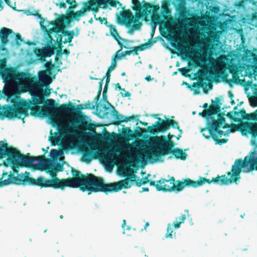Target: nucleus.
Returning <instances> with one entry per match:
<instances>
[{
  "instance_id": "nucleus-1",
  "label": "nucleus",
  "mask_w": 257,
  "mask_h": 257,
  "mask_svg": "<svg viewBox=\"0 0 257 257\" xmlns=\"http://www.w3.org/2000/svg\"><path fill=\"white\" fill-rule=\"evenodd\" d=\"M0 76L6 84L18 81L25 85V88L31 96V99H23L14 102L12 105L4 107V111H0V115L5 114L8 118H22V116L29 115L28 110H31L30 114L35 116L43 117L46 114L47 110L43 106H33L42 103L43 97L39 92V87L41 83L36 77H32L29 73L19 72L13 67H7V60L3 58L0 59Z\"/></svg>"
},
{
  "instance_id": "nucleus-2",
  "label": "nucleus",
  "mask_w": 257,
  "mask_h": 257,
  "mask_svg": "<svg viewBox=\"0 0 257 257\" xmlns=\"http://www.w3.org/2000/svg\"><path fill=\"white\" fill-rule=\"evenodd\" d=\"M21 162L24 166L31 168L33 170L45 171L52 177V179L39 177L37 179L29 176V178L34 180V184L30 186H39L41 188L52 187L55 189L63 190L65 187L79 188L82 192H87L90 195L93 193V188L95 175L92 173L82 174L74 168H71V173L72 177L67 179H59L56 177V172L64 170V165L66 162Z\"/></svg>"
},
{
  "instance_id": "nucleus-3",
  "label": "nucleus",
  "mask_w": 257,
  "mask_h": 257,
  "mask_svg": "<svg viewBox=\"0 0 257 257\" xmlns=\"http://www.w3.org/2000/svg\"><path fill=\"white\" fill-rule=\"evenodd\" d=\"M220 176L219 175L215 178H212L211 180L205 177H199L197 181H193L190 178L183 179L182 181H175L174 177H171L169 179L162 178L158 181L161 185L157 186V191L163 192H179L182 191L185 187H192L197 188L207 183L210 184L215 183L220 184Z\"/></svg>"
},
{
  "instance_id": "nucleus-4",
  "label": "nucleus",
  "mask_w": 257,
  "mask_h": 257,
  "mask_svg": "<svg viewBox=\"0 0 257 257\" xmlns=\"http://www.w3.org/2000/svg\"><path fill=\"white\" fill-rule=\"evenodd\" d=\"M140 165L134 170L125 178L116 182L106 183L103 178L95 176L93 193L103 192L105 194L109 193L117 192L122 189L130 188L135 184L137 186V182L140 180L136 175Z\"/></svg>"
},
{
  "instance_id": "nucleus-5",
  "label": "nucleus",
  "mask_w": 257,
  "mask_h": 257,
  "mask_svg": "<svg viewBox=\"0 0 257 257\" xmlns=\"http://www.w3.org/2000/svg\"><path fill=\"white\" fill-rule=\"evenodd\" d=\"M3 164L6 166H10L12 170L8 173L4 171L2 177L0 179V188L15 184L17 185H30L34 184V180L29 178L30 173L25 171L24 173L19 174V168L24 167V164L21 162H3Z\"/></svg>"
},
{
  "instance_id": "nucleus-6",
  "label": "nucleus",
  "mask_w": 257,
  "mask_h": 257,
  "mask_svg": "<svg viewBox=\"0 0 257 257\" xmlns=\"http://www.w3.org/2000/svg\"><path fill=\"white\" fill-rule=\"evenodd\" d=\"M254 170L257 171V162H234L231 171L226 175L220 176V185H227L231 184H238L240 179V173H248Z\"/></svg>"
},
{
  "instance_id": "nucleus-7",
  "label": "nucleus",
  "mask_w": 257,
  "mask_h": 257,
  "mask_svg": "<svg viewBox=\"0 0 257 257\" xmlns=\"http://www.w3.org/2000/svg\"><path fill=\"white\" fill-rule=\"evenodd\" d=\"M45 103L48 105V107L44 108L47 110L46 114L44 116H55L60 113L73 116L75 114L81 112L82 109L87 108L92 109L95 107L93 103L89 101L84 104V107H82L81 105H77V107H76L71 101H69L67 103L61 104L58 107H55L57 104L56 101L53 99H48Z\"/></svg>"
},
{
  "instance_id": "nucleus-8",
  "label": "nucleus",
  "mask_w": 257,
  "mask_h": 257,
  "mask_svg": "<svg viewBox=\"0 0 257 257\" xmlns=\"http://www.w3.org/2000/svg\"><path fill=\"white\" fill-rule=\"evenodd\" d=\"M5 161H50L45 155L31 156L30 153L23 154L18 148L9 145L6 139L0 141V160Z\"/></svg>"
},
{
  "instance_id": "nucleus-9",
  "label": "nucleus",
  "mask_w": 257,
  "mask_h": 257,
  "mask_svg": "<svg viewBox=\"0 0 257 257\" xmlns=\"http://www.w3.org/2000/svg\"><path fill=\"white\" fill-rule=\"evenodd\" d=\"M174 137V135L169 133L167 136H156L149 141L153 155L162 157L169 154L170 149L175 146L174 141L171 140Z\"/></svg>"
},
{
  "instance_id": "nucleus-10",
  "label": "nucleus",
  "mask_w": 257,
  "mask_h": 257,
  "mask_svg": "<svg viewBox=\"0 0 257 257\" xmlns=\"http://www.w3.org/2000/svg\"><path fill=\"white\" fill-rule=\"evenodd\" d=\"M224 113H219L218 114L217 120L215 118H213L212 122H208L207 124V128L201 130L203 136L205 138H209V136L212 137L213 135H215L217 137H221L222 135H225L224 132L220 130V127L223 128H229V124L225 122V118L223 116Z\"/></svg>"
},
{
  "instance_id": "nucleus-11",
  "label": "nucleus",
  "mask_w": 257,
  "mask_h": 257,
  "mask_svg": "<svg viewBox=\"0 0 257 257\" xmlns=\"http://www.w3.org/2000/svg\"><path fill=\"white\" fill-rule=\"evenodd\" d=\"M158 162H118L116 172L118 176L125 178L140 165L145 166L153 164Z\"/></svg>"
},
{
  "instance_id": "nucleus-12",
  "label": "nucleus",
  "mask_w": 257,
  "mask_h": 257,
  "mask_svg": "<svg viewBox=\"0 0 257 257\" xmlns=\"http://www.w3.org/2000/svg\"><path fill=\"white\" fill-rule=\"evenodd\" d=\"M91 11L93 12H97V8H94L92 0L84 2L81 10L74 12V10L68 12L66 15H64V18L66 20V24H69L71 21L75 20L79 21L81 17L84 16L85 13Z\"/></svg>"
},
{
  "instance_id": "nucleus-13",
  "label": "nucleus",
  "mask_w": 257,
  "mask_h": 257,
  "mask_svg": "<svg viewBox=\"0 0 257 257\" xmlns=\"http://www.w3.org/2000/svg\"><path fill=\"white\" fill-rule=\"evenodd\" d=\"M45 29L46 39L47 40V44H49L50 46H54L55 44H57L59 47V50H57L56 56L55 58V61L57 62L59 59V56L62 54V31L51 32L49 30H47L46 27H44Z\"/></svg>"
},
{
  "instance_id": "nucleus-14",
  "label": "nucleus",
  "mask_w": 257,
  "mask_h": 257,
  "mask_svg": "<svg viewBox=\"0 0 257 257\" xmlns=\"http://www.w3.org/2000/svg\"><path fill=\"white\" fill-rule=\"evenodd\" d=\"M158 121H156L152 126H149L147 129L142 128L140 126H137L135 130L136 133H139L140 132L143 133H150L151 134L155 135L159 132H165L169 129V119L164 120L160 117H158Z\"/></svg>"
},
{
  "instance_id": "nucleus-15",
  "label": "nucleus",
  "mask_w": 257,
  "mask_h": 257,
  "mask_svg": "<svg viewBox=\"0 0 257 257\" xmlns=\"http://www.w3.org/2000/svg\"><path fill=\"white\" fill-rule=\"evenodd\" d=\"M229 127L234 131H239L243 136L250 134L253 139H255L257 137L256 122H245L240 123L239 125L232 123L229 124Z\"/></svg>"
},
{
  "instance_id": "nucleus-16",
  "label": "nucleus",
  "mask_w": 257,
  "mask_h": 257,
  "mask_svg": "<svg viewBox=\"0 0 257 257\" xmlns=\"http://www.w3.org/2000/svg\"><path fill=\"white\" fill-rule=\"evenodd\" d=\"M105 132L103 134H96L92 136L91 138H84L82 139V143L84 146L91 147L93 140L102 142H107L111 141L115 138L116 134L113 133L111 134L106 131V128H104Z\"/></svg>"
},
{
  "instance_id": "nucleus-17",
  "label": "nucleus",
  "mask_w": 257,
  "mask_h": 257,
  "mask_svg": "<svg viewBox=\"0 0 257 257\" xmlns=\"http://www.w3.org/2000/svg\"><path fill=\"white\" fill-rule=\"evenodd\" d=\"M55 49V46H50L47 44L43 48H35L33 52L38 59L43 62L45 61L46 58L50 57L54 54Z\"/></svg>"
},
{
  "instance_id": "nucleus-18",
  "label": "nucleus",
  "mask_w": 257,
  "mask_h": 257,
  "mask_svg": "<svg viewBox=\"0 0 257 257\" xmlns=\"http://www.w3.org/2000/svg\"><path fill=\"white\" fill-rule=\"evenodd\" d=\"M136 20L130 10H126L120 12V15L117 17V22L120 25H124L128 27Z\"/></svg>"
},
{
  "instance_id": "nucleus-19",
  "label": "nucleus",
  "mask_w": 257,
  "mask_h": 257,
  "mask_svg": "<svg viewBox=\"0 0 257 257\" xmlns=\"http://www.w3.org/2000/svg\"><path fill=\"white\" fill-rule=\"evenodd\" d=\"M220 111L221 110L218 104H214V102L212 101V104L209 108L207 109H204L199 114L204 117H209L212 122L213 118H214L213 115L223 113Z\"/></svg>"
},
{
  "instance_id": "nucleus-20",
  "label": "nucleus",
  "mask_w": 257,
  "mask_h": 257,
  "mask_svg": "<svg viewBox=\"0 0 257 257\" xmlns=\"http://www.w3.org/2000/svg\"><path fill=\"white\" fill-rule=\"evenodd\" d=\"M111 115L115 119L113 123L116 125H118L122 122H127L128 121L135 119L137 117V116L135 115L124 117L123 115L119 114L113 106H112L111 107Z\"/></svg>"
},
{
  "instance_id": "nucleus-21",
  "label": "nucleus",
  "mask_w": 257,
  "mask_h": 257,
  "mask_svg": "<svg viewBox=\"0 0 257 257\" xmlns=\"http://www.w3.org/2000/svg\"><path fill=\"white\" fill-rule=\"evenodd\" d=\"M11 34H15L13 30L11 29L6 27H3L0 29V40L1 41L2 44L0 46L1 50H6L5 46L9 42L8 36Z\"/></svg>"
},
{
  "instance_id": "nucleus-22",
  "label": "nucleus",
  "mask_w": 257,
  "mask_h": 257,
  "mask_svg": "<svg viewBox=\"0 0 257 257\" xmlns=\"http://www.w3.org/2000/svg\"><path fill=\"white\" fill-rule=\"evenodd\" d=\"M64 15H61L59 18L55 21H51L50 24L53 26V28L49 29L51 32L55 31L57 32H61L64 30L65 24H66V20L64 18Z\"/></svg>"
},
{
  "instance_id": "nucleus-23",
  "label": "nucleus",
  "mask_w": 257,
  "mask_h": 257,
  "mask_svg": "<svg viewBox=\"0 0 257 257\" xmlns=\"http://www.w3.org/2000/svg\"><path fill=\"white\" fill-rule=\"evenodd\" d=\"M92 1L94 8H97V11L99 8H106L108 4L112 7H116L117 4L121 5L119 2L116 0H92Z\"/></svg>"
},
{
  "instance_id": "nucleus-24",
  "label": "nucleus",
  "mask_w": 257,
  "mask_h": 257,
  "mask_svg": "<svg viewBox=\"0 0 257 257\" xmlns=\"http://www.w3.org/2000/svg\"><path fill=\"white\" fill-rule=\"evenodd\" d=\"M237 106H235L234 107V111H230L227 112L226 116L231 120L236 122H241V118H239L238 117H235L233 115H236L237 116H239V115H241V118L243 119V117L245 116L246 111L244 108L241 109L239 111H236L235 110L237 109Z\"/></svg>"
},
{
  "instance_id": "nucleus-25",
  "label": "nucleus",
  "mask_w": 257,
  "mask_h": 257,
  "mask_svg": "<svg viewBox=\"0 0 257 257\" xmlns=\"http://www.w3.org/2000/svg\"><path fill=\"white\" fill-rule=\"evenodd\" d=\"M47 76V74L45 71H42L39 74V80H40L39 82L41 83V86H40V87H39V92H40L41 95H42V96L44 99L43 102L42 103H40V104H42L44 103V101H45L44 96H48L50 94V89H48V90L45 89L44 90H43L41 89V87H42L43 85H42V83L41 82H40V80H44L46 78ZM38 81H39V80H38ZM38 105H40V104H37L35 105H33V106H39Z\"/></svg>"
},
{
  "instance_id": "nucleus-26",
  "label": "nucleus",
  "mask_w": 257,
  "mask_h": 257,
  "mask_svg": "<svg viewBox=\"0 0 257 257\" xmlns=\"http://www.w3.org/2000/svg\"><path fill=\"white\" fill-rule=\"evenodd\" d=\"M108 27H109L110 28V33L111 36L114 38L115 40H116L118 42V44L121 47V49H122L123 47H125L123 44L120 42V40H122V39L119 36L118 33L117 32V30L115 28V26L112 24L109 25V26H107ZM123 41L124 40L122 39Z\"/></svg>"
},
{
  "instance_id": "nucleus-27",
  "label": "nucleus",
  "mask_w": 257,
  "mask_h": 257,
  "mask_svg": "<svg viewBox=\"0 0 257 257\" xmlns=\"http://www.w3.org/2000/svg\"><path fill=\"white\" fill-rule=\"evenodd\" d=\"M170 150L169 154H172L176 159H179L183 161L186 159L187 154L182 150L178 148H173Z\"/></svg>"
},
{
  "instance_id": "nucleus-28",
  "label": "nucleus",
  "mask_w": 257,
  "mask_h": 257,
  "mask_svg": "<svg viewBox=\"0 0 257 257\" xmlns=\"http://www.w3.org/2000/svg\"><path fill=\"white\" fill-rule=\"evenodd\" d=\"M142 3H144V9L143 12L145 14H146L147 12L150 13L151 11L156 12L158 11L160 8L159 5H153L150 3H147L145 0L142 1Z\"/></svg>"
},
{
  "instance_id": "nucleus-29",
  "label": "nucleus",
  "mask_w": 257,
  "mask_h": 257,
  "mask_svg": "<svg viewBox=\"0 0 257 257\" xmlns=\"http://www.w3.org/2000/svg\"><path fill=\"white\" fill-rule=\"evenodd\" d=\"M62 155V152L53 149L50 151L49 154L50 158H48L47 160H50V161H64V157L59 159Z\"/></svg>"
},
{
  "instance_id": "nucleus-30",
  "label": "nucleus",
  "mask_w": 257,
  "mask_h": 257,
  "mask_svg": "<svg viewBox=\"0 0 257 257\" xmlns=\"http://www.w3.org/2000/svg\"><path fill=\"white\" fill-rule=\"evenodd\" d=\"M105 170L108 172L111 173L113 170L114 166L116 167L118 162H99Z\"/></svg>"
},
{
  "instance_id": "nucleus-31",
  "label": "nucleus",
  "mask_w": 257,
  "mask_h": 257,
  "mask_svg": "<svg viewBox=\"0 0 257 257\" xmlns=\"http://www.w3.org/2000/svg\"><path fill=\"white\" fill-rule=\"evenodd\" d=\"M185 212L186 214L182 215L181 217L176 218V221H174L173 223L175 228L177 229L180 227L181 223H184L185 220L186 218V215H189V210L188 209L185 210Z\"/></svg>"
},
{
  "instance_id": "nucleus-32",
  "label": "nucleus",
  "mask_w": 257,
  "mask_h": 257,
  "mask_svg": "<svg viewBox=\"0 0 257 257\" xmlns=\"http://www.w3.org/2000/svg\"><path fill=\"white\" fill-rule=\"evenodd\" d=\"M74 31H68L67 30H62V36L63 38L68 37L67 39H62V43L66 44L67 43H70L72 41V39L74 37Z\"/></svg>"
},
{
  "instance_id": "nucleus-33",
  "label": "nucleus",
  "mask_w": 257,
  "mask_h": 257,
  "mask_svg": "<svg viewBox=\"0 0 257 257\" xmlns=\"http://www.w3.org/2000/svg\"><path fill=\"white\" fill-rule=\"evenodd\" d=\"M236 161H257V153L254 151L250 152L248 155L245 157L243 160L242 159H237Z\"/></svg>"
},
{
  "instance_id": "nucleus-34",
  "label": "nucleus",
  "mask_w": 257,
  "mask_h": 257,
  "mask_svg": "<svg viewBox=\"0 0 257 257\" xmlns=\"http://www.w3.org/2000/svg\"><path fill=\"white\" fill-rule=\"evenodd\" d=\"M151 46V43L147 42L143 44H141L138 46H135L133 48V51L135 52V55H138V51H143L147 49L149 46Z\"/></svg>"
},
{
  "instance_id": "nucleus-35",
  "label": "nucleus",
  "mask_w": 257,
  "mask_h": 257,
  "mask_svg": "<svg viewBox=\"0 0 257 257\" xmlns=\"http://www.w3.org/2000/svg\"><path fill=\"white\" fill-rule=\"evenodd\" d=\"M122 134L126 140H130L134 137L133 132L130 127L124 128Z\"/></svg>"
},
{
  "instance_id": "nucleus-36",
  "label": "nucleus",
  "mask_w": 257,
  "mask_h": 257,
  "mask_svg": "<svg viewBox=\"0 0 257 257\" xmlns=\"http://www.w3.org/2000/svg\"><path fill=\"white\" fill-rule=\"evenodd\" d=\"M107 91V89H104L103 93H102V99L104 101H105L107 103V104H104V105H102V108L104 110H106L109 108V107H112V106L111 105V104L109 102H108L106 100V99H107V96H106Z\"/></svg>"
},
{
  "instance_id": "nucleus-37",
  "label": "nucleus",
  "mask_w": 257,
  "mask_h": 257,
  "mask_svg": "<svg viewBox=\"0 0 257 257\" xmlns=\"http://www.w3.org/2000/svg\"><path fill=\"white\" fill-rule=\"evenodd\" d=\"M168 119H169V127H170V126H171L173 128L177 129L180 133V134H181L182 133V130L180 128V127L179 126V125H178V123L177 121H176L173 119H171L169 118H168ZM180 137H181V135H179L177 137V139L179 140Z\"/></svg>"
},
{
  "instance_id": "nucleus-38",
  "label": "nucleus",
  "mask_w": 257,
  "mask_h": 257,
  "mask_svg": "<svg viewBox=\"0 0 257 257\" xmlns=\"http://www.w3.org/2000/svg\"><path fill=\"white\" fill-rule=\"evenodd\" d=\"M133 4V10L137 12L140 13L142 11V6L139 0H132Z\"/></svg>"
},
{
  "instance_id": "nucleus-39",
  "label": "nucleus",
  "mask_w": 257,
  "mask_h": 257,
  "mask_svg": "<svg viewBox=\"0 0 257 257\" xmlns=\"http://www.w3.org/2000/svg\"><path fill=\"white\" fill-rule=\"evenodd\" d=\"M244 119L249 120H257V109L252 113H246L245 116L243 117Z\"/></svg>"
},
{
  "instance_id": "nucleus-40",
  "label": "nucleus",
  "mask_w": 257,
  "mask_h": 257,
  "mask_svg": "<svg viewBox=\"0 0 257 257\" xmlns=\"http://www.w3.org/2000/svg\"><path fill=\"white\" fill-rule=\"evenodd\" d=\"M99 161H151L150 160L147 159H100Z\"/></svg>"
},
{
  "instance_id": "nucleus-41",
  "label": "nucleus",
  "mask_w": 257,
  "mask_h": 257,
  "mask_svg": "<svg viewBox=\"0 0 257 257\" xmlns=\"http://www.w3.org/2000/svg\"><path fill=\"white\" fill-rule=\"evenodd\" d=\"M3 93L5 95L10 97L13 93V90L11 86H7L4 87Z\"/></svg>"
},
{
  "instance_id": "nucleus-42",
  "label": "nucleus",
  "mask_w": 257,
  "mask_h": 257,
  "mask_svg": "<svg viewBox=\"0 0 257 257\" xmlns=\"http://www.w3.org/2000/svg\"><path fill=\"white\" fill-rule=\"evenodd\" d=\"M173 224H171L169 223L168 224L167 229V233L166 234V237H170L171 238H173Z\"/></svg>"
},
{
  "instance_id": "nucleus-43",
  "label": "nucleus",
  "mask_w": 257,
  "mask_h": 257,
  "mask_svg": "<svg viewBox=\"0 0 257 257\" xmlns=\"http://www.w3.org/2000/svg\"><path fill=\"white\" fill-rule=\"evenodd\" d=\"M213 140L215 142L216 144L221 145L227 142V139H219V137H217L215 135H212L211 137Z\"/></svg>"
},
{
  "instance_id": "nucleus-44",
  "label": "nucleus",
  "mask_w": 257,
  "mask_h": 257,
  "mask_svg": "<svg viewBox=\"0 0 257 257\" xmlns=\"http://www.w3.org/2000/svg\"><path fill=\"white\" fill-rule=\"evenodd\" d=\"M150 176V174H148L146 177H145L144 179H140L139 182H137V186L140 187L142 185H145L149 182V180L148 179L149 177Z\"/></svg>"
},
{
  "instance_id": "nucleus-45",
  "label": "nucleus",
  "mask_w": 257,
  "mask_h": 257,
  "mask_svg": "<svg viewBox=\"0 0 257 257\" xmlns=\"http://www.w3.org/2000/svg\"><path fill=\"white\" fill-rule=\"evenodd\" d=\"M170 5V3L168 1H165L163 2L162 4V9L166 11V13H170V10L169 9L168 7Z\"/></svg>"
},
{
  "instance_id": "nucleus-46",
  "label": "nucleus",
  "mask_w": 257,
  "mask_h": 257,
  "mask_svg": "<svg viewBox=\"0 0 257 257\" xmlns=\"http://www.w3.org/2000/svg\"><path fill=\"white\" fill-rule=\"evenodd\" d=\"M229 71L233 75V79L234 82H237L239 80L238 76L236 74L235 70L233 68H229Z\"/></svg>"
},
{
  "instance_id": "nucleus-47",
  "label": "nucleus",
  "mask_w": 257,
  "mask_h": 257,
  "mask_svg": "<svg viewBox=\"0 0 257 257\" xmlns=\"http://www.w3.org/2000/svg\"><path fill=\"white\" fill-rule=\"evenodd\" d=\"M68 12L74 10L78 6L77 3L75 0H71L70 3L69 4Z\"/></svg>"
},
{
  "instance_id": "nucleus-48",
  "label": "nucleus",
  "mask_w": 257,
  "mask_h": 257,
  "mask_svg": "<svg viewBox=\"0 0 257 257\" xmlns=\"http://www.w3.org/2000/svg\"><path fill=\"white\" fill-rule=\"evenodd\" d=\"M122 49H120L119 50L117 51L116 52V53H115V54L112 57V59H114V60H119V59H121V58L123 57L122 56V53H121V50H122Z\"/></svg>"
},
{
  "instance_id": "nucleus-49",
  "label": "nucleus",
  "mask_w": 257,
  "mask_h": 257,
  "mask_svg": "<svg viewBox=\"0 0 257 257\" xmlns=\"http://www.w3.org/2000/svg\"><path fill=\"white\" fill-rule=\"evenodd\" d=\"M100 95H101V93L98 92L97 96L94 98V100L95 101V105L96 106L97 110H98L99 108L102 107V104L98 103V101H99Z\"/></svg>"
},
{
  "instance_id": "nucleus-50",
  "label": "nucleus",
  "mask_w": 257,
  "mask_h": 257,
  "mask_svg": "<svg viewBox=\"0 0 257 257\" xmlns=\"http://www.w3.org/2000/svg\"><path fill=\"white\" fill-rule=\"evenodd\" d=\"M15 36H16V37H15L16 44L17 46H20V43L19 42V41H20L21 42H22L23 41V39L22 38V36L20 33H18L16 34Z\"/></svg>"
},
{
  "instance_id": "nucleus-51",
  "label": "nucleus",
  "mask_w": 257,
  "mask_h": 257,
  "mask_svg": "<svg viewBox=\"0 0 257 257\" xmlns=\"http://www.w3.org/2000/svg\"><path fill=\"white\" fill-rule=\"evenodd\" d=\"M116 66V61L114 59L111 60V63L110 66L108 68L109 71L113 70Z\"/></svg>"
},
{
  "instance_id": "nucleus-52",
  "label": "nucleus",
  "mask_w": 257,
  "mask_h": 257,
  "mask_svg": "<svg viewBox=\"0 0 257 257\" xmlns=\"http://www.w3.org/2000/svg\"><path fill=\"white\" fill-rule=\"evenodd\" d=\"M96 20H98L101 24H102L103 22H104V24L107 27L109 26L108 23L107 21V19L106 18H101L99 17L98 19H96Z\"/></svg>"
},
{
  "instance_id": "nucleus-53",
  "label": "nucleus",
  "mask_w": 257,
  "mask_h": 257,
  "mask_svg": "<svg viewBox=\"0 0 257 257\" xmlns=\"http://www.w3.org/2000/svg\"><path fill=\"white\" fill-rule=\"evenodd\" d=\"M179 71L182 73V74L185 76H187V73L189 72V70L186 67L179 69Z\"/></svg>"
},
{
  "instance_id": "nucleus-54",
  "label": "nucleus",
  "mask_w": 257,
  "mask_h": 257,
  "mask_svg": "<svg viewBox=\"0 0 257 257\" xmlns=\"http://www.w3.org/2000/svg\"><path fill=\"white\" fill-rule=\"evenodd\" d=\"M55 4L57 6H59L60 8H66V4L63 1H61L59 0L58 3Z\"/></svg>"
},
{
  "instance_id": "nucleus-55",
  "label": "nucleus",
  "mask_w": 257,
  "mask_h": 257,
  "mask_svg": "<svg viewBox=\"0 0 257 257\" xmlns=\"http://www.w3.org/2000/svg\"><path fill=\"white\" fill-rule=\"evenodd\" d=\"M86 129L89 131L95 132V126L93 124L90 123L87 124Z\"/></svg>"
},
{
  "instance_id": "nucleus-56",
  "label": "nucleus",
  "mask_w": 257,
  "mask_h": 257,
  "mask_svg": "<svg viewBox=\"0 0 257 257\" xmlns=\"http://www.w3.org/2000/svg\"><path fill=\"white\" fill-rule=\"evenodd\" d=\"M45 67L47 69H51L54 68V65L52 63L51 61L47 62L45 64Z\"/></svg>"
},
{
  "instance_id": "nucleus-57",
  "label": "nucleus",
  "mask_w": 257,
  "mask_h": 257,
  "mask_svg": "<svg viewBox=\"0 0 257 257\" xmlns=\"http://www.w3.org/2000/svg\"><path fill=\"white\" fill-rule=\"evenodd\" d=\"M105 78V77H103L102 79H101L98 83V92L101 93L102 91V87L103 83V80Z\"/></svg>"
},
{
  "instance_id": "nucleus-58",
  "label": "nucleus",
  "mask_w": 257,
  "mask_h": 257,
  "mask_svg": "<svg viewBox=\"0 0 257 257\" xmlns=\"http://www.w3.org/2000/svg\"><path fill=\"white\" fill-rule=\"evenodd\" d=\"M250 104L252 106H257V97H253L250 100Z\"/></svg>"
},
{
  "instance_id": "nucleus-59",
  "label": "nucleus",
  "mask_w": 257,
  "mask_h": 257,
  "mask_svg": "<svg viewBox=\"0 0 257 257\" xmlns=\"http://www.w3.org/2000/svg\"><path fill=\"white\" fill-rule=\"evenodd\" d=\"M148 183H149V184L150 186H155L156 187L157 190V185H158V186L161 185V184L158 183V181H157V183H156L154 181H150L149 180V182Z\"/></svg>"
},
{
  "instance_id": "nucleus-60",
  "label": "nucleus",
  "mask_w": 257,
  "mask_h": 257,
  "mask_svg": "<svg viewBox=\"0 0 257 257\" xmlns=\"http://www.w3.org/2000/svg\"><path fill=\"white\" fill-rule=\"evenodd\" d=\"M115 90L116 89H118L119 90H121V91H125V89L124 88H122L120 85V84L117 83H116L115 85Z\"/></svg>"
},
{
  "instance_id": "nucleus-61",
  "label": "nucleus",
  "mask_w": 257,
  "mask_h": 257,
  "mask_svg": "<svg viewBox=\"0 0 257 257\" xmlns=\"http://www.w3.org/2000/svg\"><path fill=\"white\" fill-rule=\"evenodd\" d=\"M134 52L133 50L132 51H122L121 53H122L123 57H125L126 55H130L131 54Z\"/></svg>"
},
{
  "instance_id": "nucleus-62",
  "label": "nucleus",
  "mask_w": 257,
  "mask_h": 257,
  "mask_svg": "<svg viewBox=\"0 0 257 257\" xmlns=\"http://www.w3.org/2000/svg\"><path fill=\"white\" fill-rule=\"evenodd\" d=\"M123 93H124L121 92V95L122 97H129L131 95V94L130 93V92L125 91H125H123Z\"/></svg>"
},
{
  "instance_id": "nucleus-63",
  "label": "nucleus",
  "mask_w": 257,
  "mask_h": 257,
  "mask_svg": "<svg viewBox=\"0 0 257 257\" xmlns=\"http://www.w3.org/2000/svg\"><path fill=\"white\" fill-rule=\"evenodd\" d=\"M142 25L141 23H138V24H134L133 26V28L135 30L139 29Z\"/></svg>"
},
{
  "instance_id": "nucleus-64",
  "label": "nucleus",
  "mask_w": 257,
  "mask_h": 257,
  "mask_svg": "<svg viewBox=\"0 0 257 257\" xmlns=\"http://www.w3.org/2000/svg\"><path fill=\"white\" fill-rule=\"evenodd\" d=\"M110 78H106L105 84L104 89H108V86L109 85V83L110 82Z\"/></svg>"
}]
</instances>
